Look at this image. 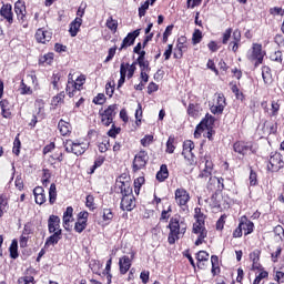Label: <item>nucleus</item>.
I'll list each match as a JSON object with an SVG mask.
<instances>
[{
  "mask_svg": "<svg viewBox=\"0 0 284 284\" xmlns=\"http://www.w3.org/2000/svg\"><path fill=\"white\" fill-rule=\"evenodd\" d=\"M33 234V229L31 223L24 224V229H22V235H20V248H27L28 242Z\"/></svg>",
  "mask_w": 284,
  "mask_h": 284,
  "instance_id": "a878e982",
  "label": "nucleus"
},
{
  "mask_svg": "<svg viewBox=\"0 0 284 284\" xmlns=\"http://www.w3.org/2000/svg\"><path fill=\"white\" fill-rule=\"evenodd\" d=\"M149 162V153L145 150H140L133 158L132 172L136 173L146 168Z\"/></svg>",
  "mask_w": 284,
  "mask_h": 284,
  "instance_id": "ddd939ff",
  "label": "nucleus"
},
{
  "mask_svg": "<svg viewBox=\"0 0 284 284\" xmlns=\"http://www.w3.org/2000/svg\"><path fill=\"white\" fill-rule=\"evenodd\" d=\"M262 79L265 85H271L273 83L272 70L268 65L262 67Z\"/></svg>",
  "mask_w": 284,
  "mask_h": 284,
  "instance_id": "58836bf2",
  "label": "nucleus"
},
{
  "mask_svg": "<svg viewBox=\"0 0 284 284\" xmlns=\"http://www.w3.org/2000/svg\"><path fill=\"white\" fill-rule=\"evenodd\" d=\"M82 22V18L79 17H75V20L71 21V24H69V34H71V38H75L78 36Z\"/></svg>",
  "mask_w": 284,
  "mask_h": 284,
  "instance_id": "72a5a7b5",
  "label": "nucleus"
},
{
  "mask_svg": "<svg viewBox=\"0 0 284 284\" xmlns=\"http://www.w3.org/2000/svg\"><path fill=\"white\" fill-rule=\"evenodd\" d=\"M171 213H172V206L169 205L166 210H162L159 221L162 223H168L169 220L171 219Z\"/></svg>",
  "mask_w": 284,
  "mask_h": 284,
  "instance_id": "864d4df0",
  "label": "nucleus"
},
{
  "mask_svg": "<svg viewBox=\"0 0 284 284\" xmlns=\"http://www.w3.org/2000/svg\"><path fill=\"white\" fill-rule=\"evenodd\" d=\"M244 235L243 233V223H240L237 224V226L233 230L232 232V239H242Z\"/></svg>",
  "mask_w": 284,
  "mask_h": 284,
  "instance_id": "69168bd1",
  "label": "nucleus"
},
{
  "mask_svg": "<svg viewBox=\"0 0 284 284\" xmlns=\"http://www.w3.org/2000/svg\"><path fill=\"white\" fill-rule=\"evenodd\" d=\"M13 12L16 13V20L22 29H28L31 20V16L28 13L26 2L18 0L13 3Z\"/></svg>",
  "mask_w": 284,
  "mask_h": 284,
  "instance_id": "39448f33",
  "label": "nucleus"
},
{
  "mask_svg": "<svg viewBox=\"0 0 284 284\" xmlns=\"http://www.w3.org/2000/svg\"><path fill=\"white\" fill-rule=\"evenodd\" d=\"M189 49L187 44H186V38L185 37H181L178 39V43L176 47L174 49V53H173V58L175 60H181L183 59L184 52H186Z\"/></svg>",
  "mask_w": 284,
  "mask_h": 284,
  "instance_id": "5701e85b",
  "label": "nucleus"
},
{
  "mask_svg": "<svg viewBox=\"0 0 284 284\" xmlns=\"http://www.w3.org/2000/svg\"><path fill=\"white\" fill-rule=\"evenodd\" d=\"M58 130L62 136H69L72 133V126L70 122H67L63 119H60V122H58Z\"/></svg>",
  "mask_w": 284,
  "mask_h": 284,
  "instance_id": "c9c22d12",
  "label": "nucleus"
},
{
  "mask_svg": "<svg viewBox=\"0 0 284 284\" xmlns=\"http://www.w3.org/2000/svg\"><path fill=\"white\" fill-rule=\"evenodd\" d=\"M114 219V213L112 209L104 207L102 209V221H104L106 224H110Z\"/></svg>",
  "mask_w": 284,
  "mask_h": 284,
  "instance_id": "a18cd8bd",
  "label": "nucleus"
},
{
  "mask_svg": "<svg viewBox=\"0 0 284 284\" xmlns=\"http://www.w3.org/2000/svg\"><path fill=\"white\" fill-rule=\"evenodd\" d=\"M63 145L64 152L75 156H82L89 150L90 142H84L79 139H67V141L63 142Z\"/></svg>",
  "mask_w": 284,
  "mask_h": 284,
  "instance_id": "20e7f679",
  "label": "nucleus"
},
{
  "mask_svg": "<svg viewBox=\"0 0 284 284\" xmlns=\"http://www.w3.org/2000/svg\"><path fill=\"white\" fill-rule=\"evenodd\" d=\"M195 149V143L192 140H185L182 145V156L187 160L190 165L196 164V159L193 153Z\"/></svg>",
  "mask_w": 284,
  "mask_h": 284,
  "instance_id": "2eb2a0df",
  "label": "nucleus"
},
{
  "mask_svg": "<svg viewBox=\"0 0 284 284\" xmlns=\"http://www.w3.org/2000/svg\"><path fill=\"white\" fill-rule=\"evenodd\" d=\"M170 176V172L166 164H161L160 170L155 174V180L159 183L165 182Z\"/></svg>",
  "mask_w": 284,
  "mask_h": 284,
  "instance_id": "f704fd0d",
  "label": "nucleus"
},
{
  "mask_svg": "<svg viewBox=\"0 0 284 284\" xmlns=\"http://www.w3.org/2000/svg\"><path fill=\"white\" fill-rule=\"evenodd\" d=\"M110 148V139H104L103 142H100V144H98V151H100V153H106Z\"/></svg>",
  "mask_w": 284,
  "mask_h": 284,
  "instance_id": "338daca9",
  "label": "nucleus"
},
{
  "mask_svg": "<svg viewBox=\"0 0 284 284\" xmlns=\"http://www.w3.org/2000/svg\"><path fill=\"white\" fill-rule=\"evenodd\" d=\"M57 184L51 183V186H49V204L54 205V203L57 202Z\"/></svg>",
  "mask_w": 284,
  "mask_h": 284,
  "instance_id": "de8ad7c7",
  "label": "nucleus"
},
{
  "mask_svg": "<svg viewBox=\"0 0 284 284\" xmlns=\"http://www.w3.org/2000/svg\"><path fill=\"white\" fill-rule=\"evenodd\" d=\"M201 123L206 128V130L212 129L215 123V118L211 114H205V116L201 120Z\"/></svg>",
  "mask_w": 284,
  "mask_h": 284,
  "instance_id": "5fc2aeb1",
  "label": "nucleus"
},
{
  "mask_svg": "<svg viewBox=\"0 0 284 284\" xmlns=\"http://www.w3.org/2000/svg\"><path fill=\"white\" fill-rule=\"evenodd\" d=\"M200 161L204 163V169H202L197 175V179H204L207 180L212 176L214 171V162L211 154H204L201 156Z\"/></svg>",
  "mask_w": 284,
  "mask_h": 284,
  "instance_id": "9b49d317",
  "label": "nucleus"
},
{
  "mask_svg": "<svg viewBox=\"0 0 284 284\" xmlns=\"http://www.w3.org/2000/svg\"><path fill=\"white\" fill-rule=\"evenodd\" d=\"M88 227V222L78 220L75 221V226H73V231L78 234H82L84 230Z\"/></svg>",
  "mask_w": 284,
  "mask_h": 284,
  "instance_id": "052dcab7",
  "label": "nucleus"
},
{
  "mask_svg": "<svg viewBox=\"0 0 284 284\" xmlns=\"http://www.w3.org/2000/svg\"><path fill=\"white\" fill-rule=\"evenodd\" d=\"M9 207V199L6 193L0 194V212L3 214L7 212Z\"/></svg>",
  "mask_w": 284,
  "mask_h": 284,
  "instance_id": "6e6d98bb",
  "label": "nucleus"
},
{
  "mask_svg": "<svg viewBox=\"0 0 284 284\" xmlns=\"http://www.w3.org/2000/svg\"><path fill=\"white\" fill-rule=\"evenodd\" d=\"M186 114L189 118L196 120L201 116V106L199 103H189L186 108Z\"/></svg>",
  "mask_w": 284,
  "mask_h": 284,
  "instance_id": "2f4dec72",
  "label": "nucleus"
},
{
  "mask_svg": "<svg viewBox=\"0 0 284 284\" xmlns=\"http://www.w3.org/2000/svg\"><path fill=\"white\" fill-rule=\"evenodd\" d=\"M195 260H196V266L199 270H205L206 265L205 263L209 262L210 260V253L205 250H200L195 254Z\"/></svg>",
  "mask_w": 284,
  "mask_h": 284,
  "instance_id": "c85d7f7f",
  "label": "nucleus"
},
{
  "mask_svg": "<svg viewBox=\"0 0 284 284\" xmlns=\"http://www.w3.org/2000/svg\"><path fill=\"white\" fill-rule=\"evenodd\" d=\"M211 274L213 277L221 273L220 262L217 255H211Z\"/></svg>",
  "mask_w": 284,
  "mask_h": 284,
  "instance_id": "ea45409f",
  "label": "nucleus"
},
{
  "mask_svg": "<svg viewBox=\"0 0 284 284\" xmlns=\"http://www.w3.org/2000/svg\"><path fill=\"white\" fill-rule=\"evenodd\" d=\"M106 29H109L111 32L116 33L119 29V21L116 19H113V17H109L106 19Z\"/></svg>",
  "mask_w": 284,
  "mask_h": 284,
  "instance_id": "49530a36",
  "label": "nucleus"
},
{
  "mask_svg": "<svg viewBox=\"0 0 284 284\" xmlns=\"http://www.w3.org/2000/svg\"><path fill=\"white\" fill-rule=\"evenodd\" d=\"M214 97L216 100L214 104L210 105V112L213 115H222L227 105L226 98L223 92L215 93Z\"/></svg>",
  "mask_w": 284,
  "mask_h": 284,
  "instance_id": "4468645a",
  "label": "nucleus"
},
{
  "mask_svg": "<svg viewBox=\"0 0 284 284\" xmlns=\"http://www.w3.org/2000/svg\"><path fill=\"white\" fill-rule=\"evenodd\" d=\"M284 169V156L281 152L274 151L270 153L266 164V171L270 173H278Z\"/></svg>",
  "mask_w": 284,
  "mask_h": 284,
  "instance_id": "0eeeda50",
  "label": "nucleus"
},
{
  "mask_svg": "<svg viewBox=\"0 0 284 284\" xmlns=\"http://www.w3.org/2000/svg\"><path fill=\"white\" fill-rule=\"evenodd\" d=\"M266 51L263 50L262 43L254 42L246 55L248 62L253 63L254 68L257 69L264 63Z\"/></svg>",
  "mask_w": 284,
  "mask_h": 284,
  "instance_id": "423d86ee",
  "label": "nucleus"
},
{
  "mask_svg": "<svg viewBox=\"0 0 284 284\" xmlns=\"http://www.w3.org/2000/svg\"><path fill=\"white\" fill-rule=\"evenodd\" d=\"M105 162L104 155H98L95 158V162H93V165H91V169H89V174H94V172L101 168Z\"/></svg>",
  "mask_w": 284,
  "mask_h": 284,
  "instance_id": "c03bdc74",
  "label": "nucleus"
},
{
  "mask_svg": "<svg viewBox=\"0 0 284 284\" xmlns=\"http://www.w3.org/2000/svg\"><path fill=\"white\" fill-rule=\"evenodd\" d=\"M240 223H242V232L244 236H248L254 233L255 224L251 221L246 215H242L239 219Z\"/></svg>",
  "mask_w": 284,
  "mask_h": 284,
  "instance_id": "bb28decb",
  "label": "nucleus"
},
{
  "mask_svg": "<svg viewBox=\"0 0 284 284\" xmlns=\"http://www.w3.org/2000/svg\"><path fill=\"white\" fill-rule=\"evenodd\" d=\"M52 31L47 30L45 28H38L36 30V42L38 44L47 45L52 40Z\"/></svg>",
  "mask_w": 284,
  "mask_h": 284,
  "instance_id": "4be33fe9",
  "label": "nucleus"
},
{
  "mask_svg": "<svg viewBox=\"0 0 284 284\" xmlns=\"http://www.w3.org/2000/svg\"><path fill=\"white\" fill-rule=\"evenodd\" d=\"M194 220L195 222H205L206 215L202 212L201 207H195L194 209Z\"/></svg>",
  "mask_w": 284,
  "mask_h": 284,
  "instance_id": "0e129e2a",
  "label": "nucleus"
},
{
  "mask_svg": "<svg viewBox=\"0 0 284 284\" xmlns=\"http://www.w3.org/2000/svg\"><path fill=\"white\" fill-rule=\"evenodd\" d=\"M73 212H74V209L72 206H67V211H64L62 215V226L67 231H70V223L74 221Z\"/></svg>",
  "mask_w": 284,
  "mask_h": 284,
  "instance_id": "7c9ffc66",
  "label": "nucleus"
},
{
  "mask_svg": "<svg viewBox=\"0 0 284 284\" xmlns=\"http://www.w3.org/2000/svg\"><path fill=\"white\" fill-rule=\"evenodd\" d=\"M0 16L3 18L4 21L12 26L14 23V13L12 11L11 3H3L0 10Z\"/></svg>",
  "mask_w": 284,
  "mask_h": 284,
  "instance_id": "393cba45",
  "label": "nucleus"
},
{
  "mask_svg": "<svg viewBox=\"0 0 284 284\" xmlns=\"http://www.w3.org/2000/svg\"><path fill=\"white\" fill-rule=\"evenodd\" d=\"M221 192H213L211 195V203L214 209H221L222 202L219 200Z\"/></svg>",
  "mask_w": 284,
  "mask_h": 284,
  "instance_id": "680f3d73",
  "label": "nucleus"
},
{
  "mask_svg": "<svg viewBox=\"0 0 284 284\" xmlns=\"http://www.w3.org/2000/svg\"><path fill=\"white\" fill-rule=\"evenodd\" d=\"M203 40V32L200 29H194L191 38L192 45H197Z\"/></svg>",
  "mask_w": 284,
  "mask_h": 284,
  "instance_id": "09e8293b",
  "label": "nucleus"
},
{
  "mask_svg": "<svg viewBox=\"0 0 284 284\" xmlns=\"http://www.w3.org/2000/svg\"><path fill=\"white\" fill-rule=\"evenodd\" d=\"M67 95H69L70 99L75 97V93L80 91V89L77 87L75 81L71 78V74H69V81L67 82Z\"/></svg>",
  "mask_w": 284,
  "mask_h": 284,
  "instance_id": "4c0bfd02",
  "label": "nucleus"
},
{
  "mask_svg": "<svg viewBox=\"0 0 284 284\" xmlns=\"http://www.w3.org/2000/svg\"><path fill=\"white\" fill-rule=\"evenodd\" d=\"M116 104H111L108 106V109L104 110V112L100 113V121L102 122V125L109 128L116 116Z\"/></svg>",
  "mask_w": 284,
  "mask_h": 284,
  "instance_id": "dca6fc26",
  "label": "nucleus"
},
{
  "mask_svg": "<svg viewBox=\"0 0 284 284\" xmlns=\"http://www.w3.org/2000/svg\"><path fill=\"white\" fill-rule=\"evenodd\" d=\"M61 219L59 215L51 214L48 220L49 234L55 233L58 231H62L60 229Z\"/></svg>",
  "mask_w": 284,
  "mask_h": 284,
  "instance_id": "c756f323",
  "label": "nucleus"
},
{
  "mask_svg": "<svg viewBox=\"0 0 284 284\" xmlns=\"http://www.w3.org/2000/svg\"><path fill=\"white\" fill-rule=\"evenodd\" d=\"M176 150L175 145V136L169 135L166 143H165V153L166 154H173Z\"/></svg>",
  "mask_w": 284,
  "mask_h": 284,
  "instance_id": "37998d69",
  "label": "nucleus"
},
{
  "mask_svg": "<svg viewBox=\"0 0 284 284\" xmlns=\"http://www.w3.org/2000/svg\"><path fill=\"white\" fill-rule=\"evenodd\" d=\"M233 152L241 156H246L250 152L255 154L256 150L254 149L253 142L237 140L233 143Z\"/></svg>",
  "mask_w": 284,
  "mask_h": 284,
  "instance_id": "9d476101",
  "label": "nucleus"
},
{
  "mask_svg": "<svg viewBox=\"0 0 284 284\" xmlns=\"http://www.w3.org/2000/svg\"><path fill=\"white\" fill-rule=\"evenodd\" d=\"M115 189H118V193H120L122 196L133 193L131 182L129 180H125V176L123 175H120V178H118V180L115 181Z\"/></svg>",
  "mask_w": 284,
  "mask_h": 284,
  "instance_id": "6ab92c4d",
  "label": "nucleus"
},
{
  "mask_svg": "<svg viewBox=\"0 0 284 284\" xmlns=\"http://www.w3.org/2000/svg\"><path fill=\"white\" fill-rule=\"evenodd\" d=\"M141 29H135L129 32L122 40L119 51H123L132 45H134L135 40L140 37Z\"/></svg>",
  "mask_w": 284,
  "mask_h": 284,
  "instance_id": "412c9836",
  "label": "nucleus"
},
{
  "mask_svg": "<svg viewBox=\"0 0 284 284\" xmlns=\"http://www.w3.org/2000/svg\"><path fill=\"white\" fill-rule=\"evenodd\" d=\"M206 190L210 192L232 191L235 187L234 178H222L216 175L207 176Z\"/></svg>",
  "mask_w": 284,
  "mask_h": 284,
  "instance_id": "f03ea898",
  "label": "nucleus"
},
{
  "mask_svg": "<svg viewBox=\"0 0 284 284\" xmlns=\"http://www.w3.org/2000/svg\"><path fill=\"white\" fill-rule=\"evenodd\" d=\"M64 99H65V92L60 91V93L53 97V100H51V103H53L54 106H58L59 104H64Z\"/></svg>",
  "mask_w": 284,
  "mask_h": 284,
  "instance_id": "bf43d9fd",
  "label": "nucleus"
},
{
  "mask_svg": "<svg viewBox=\"0 0 284 284\" xmlns=\"http://www.w3.org/2000/svg\"><path fill=\"white\" fill-rule=\"evenodd\" d=\"M0 106L3 119L10 120L12 118V111L14 110L13 104L8 99H2Z\"/></svg>",
  "mask_w": 284,
  "mask_h": 284,
  "instance_id": "cd10ccee",
  "label": "nucleus"
},
{
  "mask_svg": "<svg viewBox=\"0 0 284 284\" xmlns=\"http://www.w3.org/2000/svg\"><path fill=\"white\" fill-rule=\"evenodd\" d=\"M242 32L240 29H235L232 33V41L229 43V49L233 53H237L241 48Z\"/></svg>",
  "mask_w": 284,
  "mask_h": 284,
  "instance_id": "b1692460",
  "label": "nucleus"
},
{
  "mask_svg": "<svg viewBox=\"0 0 284 284\" xmlns=\"http://www.w3.org/2000/svg\"><path fill=\"white\" fill-rule=\"evenodd\" d=\"M192 233L197 235V239L194 242L195 246H200L204 243V240L207 237V229L205 222L195 221L192 224Z\"/></svg>",
  "mask_w": 284,
  "mask_h": 284,
  "instance_id": "f8f14e48",
  "label": "nucleus"
},
{
  "mask_svg": "<svg viewBox=\"0 0 284 284\" xmlns=\"http://www.w3.org/2000/svg\"><path fill=\"white\" fill-rule=\"evenodd\" d=\"M278 131V122L277 121H265L263 123V133L267 135H276Z\"/></svg>",
  "mask_w": 284,
  "mask_h": 284,
  "instance_id": "473e14b6",
  "label": "nucleus"
},
{
  "mask_svg": "<svg viewBox=\"0 0 284 284\" xmlns=\"http://www.w3.org/2000/svg\"><path fill=\"white\" fill-rule=\"evenodd\" d=\"M136 65L140 69V72H151V65L149 60L136 61Z\"/></svg>",
  "mask_w": 284,
  "mask_h": 284,
  "instance_id": "e2e57ef3",
  "label": "nucleus"
},
{
  "mask_svg": "<svg viewBox=\"0 0 284 284\" xmlns=\"http://www.w3.org/2000/svg\"><path fill=\"white\" fill-rule=\"evenodd\" d=\"M231 87V92L235 95V99L236 100H240V101H244L245 100V95L244 93L239 89L237 84L233 82L230 83Z\"/></svg>",
  "mask_w": 284,
  "mask_h": 284,
  "instance_id": "603ef678",
  "label": "nucleus"
},
{
  "mask_svg": "<svg viewBox=\"0 0 284 284\" xmlns=\"http://www.w3.org/2000/svg\"><path fill=\"white\" fill-rule=\"evenodd\" d=\"M128 78L126 69L124 67V62H121L120 64V80H118V89L122 88L125 83V80Z\"/></svg>",
  "mask_w": 284,
  "mask_h": 284,
  "instance_id": "8fccbe9b",
  "label": "nucleus"
},
{
  "mask_svg": "<svg viewBox=\"0 0 284 284\" xmlns=\"http://www.w3.org/2000/svg\"><path fill=\"white\" fill-rule=\"evenodd\" d=\"M52 173L50 169H42V186L48 187Z\"/></svg>",
  "mask_w": 284,
  "mask_h": 284,
  "instance_id": "13d9d810",
  "label": "nucleus"
},
{
  "mask_svg": "<svg viewBox=\"0 0 284 284\" xmlns=\"http://www.w3.org/2000/svg\"><path fill=\"white\" fill-rule=\"evenodd\" d=\"M11 260H17L19 257V251H18V240L13 239L11 241V245L9 247Z\"/></svg>",
  "mask_w": 284,
  "mask_h": 284,
  "instance_id": "3c124183",
  "label": "nucleus"
},
{
  "mask_svg": "<svg viewBox=\"0 0 284 284\" xmlns=\"http://www.w3.org/2000/svg\"><path fill=\"white\" fill-rule=\"evenodd\" d=\"M135 257V252L131 251L129 255H122L118 265L120 266V275H125L132 267V261Z\"/></svg>",
  "mask_w": 284,
  "mask_h": 284,
  "instance_id": "f3484780",
  "label": "nucleus"
},
{
  "mask_svg": "<svg viewBox=\"0 0 284 284\" xmlns=\"http://www.w3.org/2000/svg\"><path fill=\"white\" fill-rule=\"evenodd\" d=\"M136 200L133 193L122 195L121 202H120V209L121 211L132 212L136 206Z\"/></svg>",
  "mask_w": 284,
  "mask_h": 284,
  "instance_id": "aec40b11",
  "label": "nucleus"
},
{
  "mask_svg": "<svg viewBox=\"0 0 284 284\" xmlns=\"http://www.w3.org/2000/svg\"><path fill=\"white\" fill-rule=\"evenodd\" d=\"M61 72H53V75H51V85H53V90H60L59 83L61 81Z\"/></svg>",
  "mask_w": 284,
  "mask_h": 284,
  "instance_id": "4d7b16f0",
  "label": "nucleus"
},
{
  "mask_svg": "<svg viewBox=\"0 0 284 284\" xmlns=\"http://www.w3.org/2000/svg\"><path fill=\"white\" fill-rule=\"evenodd\" d=\"M191 201L190 192L184 187L174 190V202L183 211H186Z\"/></svg>",
  "mask_w": 284,
  "mask_h": 284,
  "instance_id": "1a4fd4ad",
  "label": "nucleus"
},
{
  "mask_svg": "<svg viewBox=\"0 0 284 284\" xmlns=\"http://www.w3.org/2000/svg\"><path fill=\"white\" fill-rule=\"evenodd\" d=\"M166 229L169 230L166 239L168 244L174 245L178 241L185 236L187 223L182 221L180 215H174L170 217Z\"/></svg>",
  "mask_w": 284,
  "mask_h": 284,
  "instance_id": "f257e3e1",
  "label": "nucleus"
},
{
  "mask_svg": "<svg viewBox=\"0 0 284 284\" xmlns=\"http://www.w3.org/2000/svg\"><path fill=\"white\" fill-rule=\"evenodd\" d=\"M62 240V230H58L53 232L49 237H47V241L44 242V246L50 245H57Z\"/></svg>",
  "mask_w": 284,
  "mask_h": 284,
  "instance_id": "e433bc0d",
  "label": "nucleus"
},
{
  "mask_svg": "<svg viewBox=\"0 0 284 284\" xmlns=\"http://www.w3.org/2000/svg\"><path fill=\"white\" fill-rule=\"evenodd\" d=\"M136 65H138L136 61H133L131 64L123 62V67L125 69V74L128 80H131L134 77L136 72Z\"/></svg>",
  "mask_w": 284,
  "mask_h": 284,
  "instance_id": "a19ab883",
  "label": "nucleus"
},
{
  "mask_svg": "<svg viewBox=\"0 0 284 284\" xmlns=\"http://www.w3.org/2000/svg\"><path fill=\"white\" fill-rule=\"evenodd\" d=\"M53 62H54L53 52L44 53V55H40V59L38 60V63H40V65H52Z\"/></svg>",
  "mask_w": 284,
  "mask_h": 284,
  "instance_id": "79ce46f5",
  "label": "nucleus"
},
{
  "mask_svg": "<svg viewBox=\"0 0 284 284\" xmlns=\"http://www.w3.org/2000/svg\"><path fill=\"white\" fill-rule=\"evenodd\" d=\"M18 284H34V276L33 275H24L18 277Z\"/></svg>",
  "mask_w": 284,
  "mask_h": 284,
  "instance_id": "774afa93",
  "label": "nucleus"
},
{
  "mask_svg": "<svg viewBox=\"0 0 284 284\" xmlns=\"http://www.w3.org/2000/svg\"><path fill=\"white\" fill-rule=\"evenodd\" d=\"M261 255L262 250L261 248H254L248 254V258L252 262L251 270L252 271H260L258 274L253 280L252 284H261L263 280H268L270 273L266 271L263 265L261 264Z\"/></svg>",
  "mask_w": 284,
  "mask_h": 284,
  "instance_id": "7ed1b4c3",
  "label": "nucleus"
},
{
  "mask_svg": "<svg viewBox=\"0 0 284 284\" xmlns=\"http://www.w3.org/2000/svg\"><path fill=\"white\" fill-rule=\"evenodd\" d=\"M39 84L37 74L34 72H31L27 74L26 79H22L20 81V88L18 91H20V95H32L33 94V88H37Z\"/></svg>",
  "mask_w": 284,
  "mask_h": 284,
  "instance_id": "6e6552de",
  "label": "nucleus"
},
{
  "mask_svg": "<svg viewBox=\"0 0 284 284\" xmlns=\"http://www.w3.org/2000/svg\"><path fill=\"white\" fill-rule=\"evenodd\" d=\"M261 106L263 108L264 112L267 113L270 119H277L281 111V101L280 100H272L271 108H267V102H262Z\"/></svg>",
  "mask_w": 284,
  "mask_h": 284,
  "instance_id": "a211bd4d",
  "label": "nucleus"
}]
</instances>
